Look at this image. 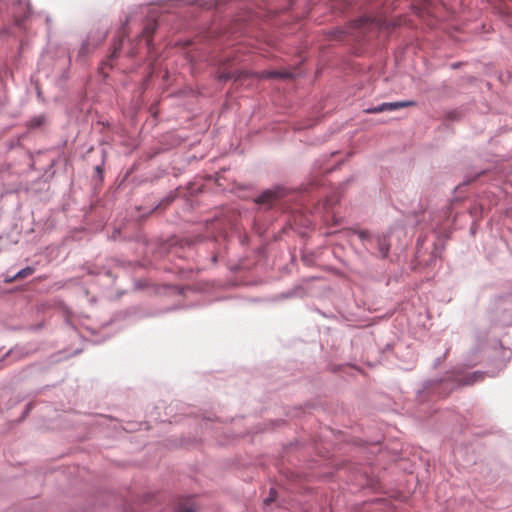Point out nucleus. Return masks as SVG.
Returning a JSON list of instances; mask_svg holds the SVG:
<instances>
[{
  "mask_svg": "<svg viewBox=\"0 0 512 512\" xmlns=\"http://www.w3.org/2000/svg\"><path fill=\"white\" fill-rule=\"evenodd\" d=\"M385 24L381 18L363 16L353 21L347 31H339V33H348L358 38L360 35L372 31L373 29L380 30Z\"/></svg>",
  "mask_w": 512,
  "mask_h": 512,
  "instance_id": "obj_1",
  "label": "nucleus"
},
{
  "mask_svg": "<svg viewBox=\"0 0 512 512\" xmlns=\"http://www.w3.org/2000/svg\"><path fill=\"white\" fill-rule=\"evenodd\" d=\"M414 105H415L414 101L386 102V103H382L378 106L365 109L364 112L367 114H377V113H382L385 111H394V110H398V109H402V108H406V107H411Z\"/></svg>",
  "mask_w": 512,
  "mask_h": 512,
  "instance_id": "obj_2",
  "label": "nucleus"
},
{
  "mask_svg": "<svg viewBox=\"0 0 512 512\" xmlns=\"http://www.w3.org/2000/svg\"><path fill=\"white\" fill-rule=\"evenodd\" d=\"M283 196V193L281 190H267L263 192L259 197L257 198V203L259 204H270L274 200L279 199Z\"/></svg>",
  "mask_w": 512,
  "mask_h": 512,
  "instance_id": "obj_3",
  "label": "nucleus"
},
{
  "mask_svg": "<svg viewBox=\"0 0 512 512\" xmlns=\"http://www.w3.org/2000/svg\"><path fill=\"white\" fill-rule=\"evenodd\" d=\"M156 29H157V22L155 20H149L145 24L140 37H141V39H145L147 46L151 45L152 36H153L154 32L156 31Z\"/></svg>",
  "mask_w": 512,
  "mask_h": 512,
  "instance_id": "obj_4",
  "label": "nucleus"
},
{
  "mask_svg": "<svg viewBox=\"0 0 512 512\" xmlns=\"http://www.w3.org/2000/svg\"><path fill=\"white\" fill-rule=\"evenodd\" d=\"M372 242H375L377 244L380 256L382 258H385L388 255L390 249V245L387 241V238L385 236H376L375 238H373Z\"/></svg>",
  "mask_w": 512,
  "mask_h": 512,
  "instance_id": "obj_5",
  "label": "nucleus"
},
{
  "mask_svg": "<svg viewBox=\"0 0 512 512\" xmlns=\"http://www.w3.org/2000/svg\"><path fill=\"white\" fill-rule=\"evenodd\" d=\"M258 76L260 78H265V79L276 78V77L287 78L290 76V74L287 72L263 71V72L259 73Z\"/></svg>",
  "mask_w": 512,
  "mask_h": 512,
  "instance_id": "obj_6",
  "label": "nucleus"
},
{
  "mask_svg": "<svg viewBox=\"0 0 512 512\" xmlns=\"http://www.w3.org/2000/svg\"><path fill=\"white\" fill-rule=\"evenodd\" d=\"M34 272V269L31 267H26L22 270H20L14 277V279H24L28 276H30Z\"/></svg>",
  "mask_w": 512,
  "mask_h": 512,
  "instance_id": "obj_7",
  "label": "nucleus"
},
{
  "mask_svg": "<svg viewBox=\"0 0 512 512\" xmlns=\"http://www.w3.org/2000/svg\"><path fill=\"white\" fill-rule=\"evenodd\" d=\"M413 9L420 17H424L426 14L430 13L429 7L426 4H423V6H413Z\"/></svg>",
  "mask_w": 512,
  "mask_h": 512,
  "instance_id": "obj_8",
  "label": "nucleus"
},
{
  "mask_svg": "<svg viewBox=\"0 0 512 512\" xmlns=\"http://www.w3.org/2000/svg\"><path fill=\"white\" fill-rule=\"evenodd\" d=\"M347 1L346 0H333V3H332V7L333 8H337L339 9L340 11H342L343 9L346 8L347 6Z\"/></svg>",
  "mask_w": 512,
  "mask_h": 512,
  "instance_id": "obj_9",
  "label": "nucleus"
},
{
  "mask_svg": "<svg viewBox=\"0 0 512 512\" xmlns=\"http://www.w3.org/2000/svg\"><path fill=\"white\" fill-rule=\"evenodd\" d=\"M357 234L361 240L372 243L373 238L369 236V233L367 231H359Z\"/></svg>",
  "mask_w": 512,
  "mask_h": 512,
  "instance_id": "obj_10",
  "label": "nucleus"
},
{
  "mask_svg": "<svg viewBox=\"0 0 512 512\" xmlns=\"http://www.w3.org/2000/svg\"><path fill=\"white\" fill-rule=\"evenodd\" d=\"M121 46H122V37L119 39L118 42L114 43V45H113V53H112L111 57H116V54H117L118 50L121 49Z\"/></svg>",
  "mask_w": 512,
  "mask_h": 512,
  "instance_id": "obj_11",
  "label": "nucleus"
},
{
  "mask_svg": "<svg viewBox=\"0 0 512 512\" xmlns=\"http://www.w3.org/2000/svg\"><path fill=\"white\" fill-rule=\"evenodd\" d=\"M231 77H232V75H231V74H226V73H223V74H221V75L219 76V78H220L221 80H227V79H229V78H231Z\"/></svg>",
  "mask_w": 512,
  "mask_h": 512,
  "instance_id": "obj_12",
  "label": "nucleus"
},
{
  "mask_svg": "<svg viewBox=\"0 0 512 512\" xmlns=\"http://www.w3.org/2000/svg\"><path fill=\"white\" fill-rule=\"evenodd\" d=\"M179 512H195L192 508H183Z\"/></svg>",
  "mask_w": 512,
  "mask_h": 512,
  "instance_id": "obj_13",
  "label": "nucleus"
},
{
  "mask_svg": "<svg viewBox=\"0 0 512 512\" xmlns=\"http://www.w3.org/2000/svg\"><path fill=\"white\" fill-rule=\"evenodd\" d=\"M272 500H273V498H272V497H271V498H267V499L265 500V503H268V502H270V501H272Z\"/></svg>",
  "mask_w": 512,
  "mask_h": 512,
  "instance_id": "obj_14",
  "label": "nucleus"
},
{
  "mask_svg": "<svg viewBox=\"0 0 512 512\" xmlns=\"http://www.w3.org/2000/svg\"><path fill=\"white\" fill-rule=\"evenodd\" d=\"M473 377L475 378L473 381H476L478 378H481V376H477V375H474Z\"/></svg>",
  "mask_w": 512,
  "mask_h": 512,
  "instance_id": "obj_15",
  "label": "nucleus"
}]
</instances>
